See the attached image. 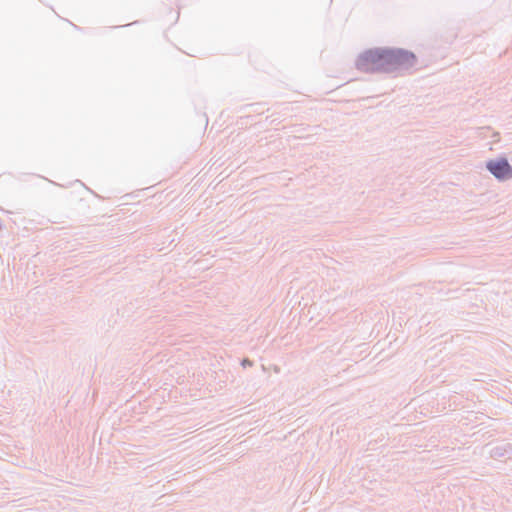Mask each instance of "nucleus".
I'll return each instance as SVG.
<instances>
[{
	"instance_id": "obj_2",
	"label": "nucleus",
	"mask_w": 512,
	"mask_h": 512,
	"mask_svg": "<svg viewBox=\"0 0 512 512\" xmlns=\"http://www.w3.org/2000/svg\"><path fill=\"white\" fill-rule=\"evenodd\" d=\"M487 168L499 179H508L512 177V168L505 159L490 161L487 163Z\"/></svg>"
},
{
	"instance_id": "obj_3",
	"label": "nucleus",
	"mask_w": 512,
	"mask_h": 512,
	"mask_svg": "<svg viewBox=\"0 0 512 512\" xmlns=\"http://www.w3.org/2000/svg\"><path fill=\"white\" fill-rule=\"evenodd\" d=\"M170 15L168 21L170 24H174L178 21L179 19V16H180V13L178 10L176 9H171L168 13Z\"/></svg>"
},
{
	"instance_id": "obj_1",
	"label": "nucleus",
	"mask_w": 512,
	"mask_h": 512,
	"mask_svg": "<svg viewBox=\"0 0 512 512\" xmlns=\"http://www.w3.org/2000/svg\"><path fill=\"white\" fill-rule=\"evenodd\" d=\"M413 58L402 50H369L363 53L357 62L358 67L363 71L388 70L391 67L401 65Z\"/></svg>"
}]
</instances>
